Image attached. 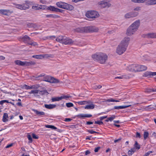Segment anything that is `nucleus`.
Returning <instances> with one entry per match:
<instances>
[{
    "instance_id": "56",
    "label": "nucleus",
    "mask_w": 156,
    "mask_h": 156,
    "mask_svg": "<svg viewBox=\"0 0 156 156\" xmlns=\"http://www.w3.org/2000/svg\"><path fill=\"white\" fill-rule=\"evenodd\" d=\"M92 115L90 114H85V118H89L92 117Z\"/></svg>"
},
{
    "instance_id": "30",
    "label": "nucleus",
    "mask_w": 156,
    "mask_h": 156,
    "mask_svg": "<svg viewBox=\"0 0 156 156\" xmlns=\"http://www.w3.org/2000/svg\"><path fill=\"white\" fill-rule=\"evenodd\" d=\"M61 100L60 97H56L53 98H51L52 102H55L56 101H59Z\"/></svg>"
},
{
    "instance_id": "34",
    "label": "nucleus",
    "mask_w": 156,
    "mask_h": 156,
    "mask_svg": "<svg viewBox=\"0 0 156 156\" xmlns=\"http://www.w3.org/2000/svg\"><path fill=\"white\" fill-rule=\"evenodd\" d=\"M134 146L136 149L139 150L140 148V146L138 144L137 141H136L135 144L134 145Z\"/></svg>"
},
{
    "instance_id": "55",
    "label": "nucleus",
    "mask_w": 156,
    "mask_h": 156,
    "mask_svg": "<svg viewBox=\"0 0 156 156\" xmlns=\"http://www.w3.org/2000/svg\"><path fill=\"white\" fill-rule=\"evenodd\" d=\"M152 153V151H149L146 153L143 156H148L149 155Z\"/></svg>"
},
{
    "instance_id": "62",
    "label": "nucleus",
    "mask_w": 156,
    "mask_h": 156,
    "mask_svg": "<svg viewBox=\"0 0 156 156\" xmlns=\"http://www.w3.org/2000/svg\"><path fill=\"white\" fill-rule=\"evenodd\" d=\"M72 119L70 118H66L64 120L65 122H69L71 121Z\"/></svg>"
},
{
    "instance_id": "14",
    "label": "nucleus",
    "mask_w": 156,
    "mask_h": 156,
    "mask_svg": "<svg viewBox=\"0 0 156 156\" xmlns=\"http://www.w3.org/2000/svg\"><path fill=\"white\" fill-rule=\"evenodd\" d=\"M16 7L18 9H28L29 7V5L27 4H16Z\"/></svg>"
},
{
    "instance_id": "64",
    "label": "nucleus",
    "mask_w": 156,
    "mask_h": 156,
    "mask_svg": "<svg viewBox=\"0 0 156 156\" xmlns=\"http://www.w3.org/2000/svg\"><path fill=\"white\" fill-rule=\"evenodd\" d=\"M93 122L87 121L86 123V125H89L92 124L93 123Z\"/></svg>"
},
{
    "instance_id": "22",
    "label": "nucleus",
    "mask_w": 156,
    "mask_h": 156,
    "mask_svg": "<svg viewBox=\"0 0 156 156\" xmlns=\"http://www.w3.org/2000/svg\"><path fill=\"white\" fill-rule=\"evenodd\" d=\"M8 114L7 113H4L3 116L2 121L3 122H7L8 120Z\"/></svg>"
},
{
    "instance_id": "58",
    "label": "nucleus",
    "mask_w": 156,
    "mask_h": 156,
    "mask_svg": "<svg viewBox=\"0 0 156 156\" xmlns=\"http://www.w3.org/2000/svg\"><path fill=\"white\" fill-rule=\"evenodd\" d=\"M32 137L34 139H37L38 138V136L36 135L35 134L33 133L32 134Z\"/></svg>"
},
{
    "instance_id": "31",
    "label": "nucleus",
    "mask_w": 156,
    "mask_h": 156,
    "mask_svg": "<svg viewBox=\"0 0 156 156\" xmlns=\"http://www.w3.org/2000/svg\"><path fill=\"white\" fill-rule=\"evenodd\" d=\"M39 90H31V91L29 92V93L30 94H37L39 93Z\"/></svg>"
},
{
    "instance_id": "15",
    "label": "nucleus",
    "mask_w": 156,
    "mask_h": 156,
    "mask_svg": "<svg viewBox=\"0 0 156 156\" xmlns=\"http://www.w3.org/2000/svg\"><path fill=\"white\" fill-rule=\"evenodd\" d=\"M32 111H33L39 117H43V116L44 115H45V113L44 112H40L35 109H32Z\"/></svg>"
},
{
    "instance_id": "9",
    "label": "nucleus",
    "mask_w": 156,
    "mask_h": 156,
    "mask_svg": "<svg viewBox=\"0 0 156 156\" xmlns=\"http://www.w3.org/2000/svg\"><path fill=\"white\" fill-rule=\"evenodd\" d=\"M138 65L132 64L128 67V70L131 72H136L138 71Z\"/></svg>"
},
{
    "instance_id": "11",
    "label": "nucleus",
    "mask_w": 156,
    "mask_h": 156,
    "mask_svg": "<svg viewBox=\"0 0 156 156\" xmlns=\"http://www.w3.org/2000/svg\"><path fill=\"white\" fill-rule=\"evenodd\" d=\"M98 4L99 7L101 8L108 7L111 5L108 2H105L104 1H101L100 2H99Z\"/></svg>"
},
{
    "instance_id": "23",
    "label": "nucleus",
    "mask_w": 156,
    "mask_h": 156,
    "mask_svg": "<svg viewBox=\"0 0 156 156\" xmlns=\"http://www.w3.org/2000/svg\"><path fill=\"white\" fill-rule=\"evenodd\" d=\"M56 106V105L54 104H45L44 107L45 108L48 109H51L54 108Z\"/></svg>"
},
{
    "instance_id": "28",
    "label": "nucleus",
    "mask_w": 156,
    "mask_h": 156,
    "mask_svg": "<svg viewBox=\"0 0 156 156\" xmlns=\"http://www.w3.org/2000/svg\"><path fill=\"white\" fill-rule=\"evenodd\" d=\"M94 105L93 104L86 105L84 107L85 109H93L94 108Z\"/></svg>"
},
{
    "instance_id": "6",
    "label": "nucleus",
    "mask_w": 156,
    "mask_h": 156,
    "mask_svg": "<svg viewBox=\"0 0 156 156\" xmlns=\"http://www.w3.org/2000/svg\"><path fill=\"white\" fill-rule=\"evenodd\" d=\"M42 80L52 83H58L59 82L58 80L55 79L51 76L46 75L45 74Z\"/></svg>"
},
{
    "instance_id": "60",
    "label": "nucleus",
    "mask_w": 156,
    "mask_h": 156,
    "mask_svg": "<svg viewBox=\"0 0 156 156\" xmlns=\"http://www.w3.org/2000/svg\"><path fill=\"white\" fill-rule=\"evenodd\" d=\"M100 147H98L96 148H95L94 150V152H98V151L100 149Z\"/></svg>"
},
{
    "instance_id": "29",
    "label": "nucleus",
    "mask_w": 156,
    "mask_h": 156,
    "mask_svg": "<svg viewBox=\"0 0 156 156\" xmlns=\"http://www.w3.org/2000/svg\"><path fill=\"white\" fill-rule=\"evenodd\" d=\"M153 72L147 71L144 73V75L146 77H149L151 76H153Z\"/></svg>"
},
{
    "instance_id": "37",
    "label": "nucleus",
    "mask_w": 156,
    "mask_h": 156,
    "mask_svg": "<svg viewBox=\"0 0 156 156\" xmlns=\"http://www.w3.org/2000/svg\"><path fill=\"white\" fill-rule=\"evenodd\" d=\"M39 84H35L32 85L31 86V89H34L35 90H37V89L38 88L40 87Z\"/></svg>"
},
{
    "instance_id": "25",
    "label": "nucleus",
    "mask_w": 156,
    "mask_h": 156,
    "mask_svg": "<svg viewBox=\"0 0 156 156\" xmlns=\"http://www.w3.org/2000/svg\"><path fill=\"white\" fill-rule=\"evenodd\" d=\"M129 106H115L114 107V109H121L124 108H126L128 107Z\"/></svg>"
},
{
    "instance_id": "17",
    "label": "nucleus",
    "mask_w": 156,
    "mask_h": 156,
    "mask_svg": "<svg viewBox=\"0 0 156 156\" xmlns=\"http://www.w3.org/2000/svg\"><path fill=\"white\" fill-rule=\"evenodd\" d=\"M48 56V54L34 55L32 56V57L37 59H42Z\"/></svg>"
},
{
    "instance_id": "57",
    "label": "nucleus",
    "mask_w": 156,
    "mask_h": 156,
    "mask_svg": "<svg viewBox=\"0 0 156 156\" xmlns=\"http://www.w3.org/2000/svg\"><path fill=\"white\" fill-rule=\"evenodd\" d=\"M136 137L140 138H141L140 134V133L137 132L136 133Z\"/></svg>"
},
{
    "instance_id": "21",
    "label": "nucleus",
    "mask_w": 156,
    "mask_h": 156,
    "mask_svg": "<svg viewBox=\"0 0 156 156\" xmlns=\"http://www.w3.org/2000/svg\"><path fill=\"white\" fill-rule=\"evenodd\" d=\"M138 71H142L146 70L147 67L146 66L144 65H138Z\"/></svg>"
},
{
    "instance_id": "52",
    "label": "nucleus",
    "mask_w": 156,
    "mask_h": 156,
    "mask_svg": "<svg viewBox=\"0 0 156 156\" xmlns=\"http://www.w3.org/2000/svg\"><path fill=\"white\" fill-rule=\"evenodd\" d=\"M102 87V86L101 85H96L94 87V88L95 89H100Z\"/></svg>"
},
{
    "instance_id": "40",
    "label": "nucleus",
    "mask_w": 156,
    "mask_h": 156,
    "mask_svg": "<svg viewBox=\"0 0 156 156\" xmlns=\"http://www.w3.org/2000/svg\"><path fill=\"white\" fill-rule=\"evenodd\" d=\"M107 101L109 102H118L119 101L117 100H115L113 99L112 98H110L109 99H108L107 100Z\"/></svg>"
},
{
    "instance_id": "38",
    "label": "nucleus",
    "mask_w": 156,
    "mask_h": 156,
    "mask_svg": "<svg viewBox=\"0 0 156 156\" xmlns=\"http://www.w3.org/2000/svg\"><path fill=\"white\" fill-rule=\"evenodd\" d=\"M45 126L47 128H51L55 129H57V128L56 127L53 125H46Z\"/></svg>"
},
{
    "instance_id": "8",
    "label": "nucleus",
    "mask_w": 156,
    "mask_h": 156,
    "mask_svg": "<svg viewBox=\"0 0 156 156\" xmlns=\"http://www.w3.org/2000/svg\"><path fill=\"white\" fill-rule=\"evenodd\" d=\"M130 41V38L128 37H125L119 44L127 48Z\"/></svg>"
},
{
    "instance_id": "27",
    "label": "nucleus",
    "mask_w": 156,
    "mask_h": 156,
    "mask_svg": "<svg viewBox=\"0 0 156 156\" xmlns=\"http://www.w3.org/2000/svg\"><path fill=\"white\" fill-rule=\"evenodd\" d=\"M57 8L55 7L54 6L50 5L47 7V9L50 11H51L53 12H56L57 9Z\"/></svg>"
},
{
    "instance_id": "24",
    "label": "nucleus",
    "mask_w": 156,
    "mask_h": 156,
    "mask_svg": "<svg viewBox=\"0 0 156 156\" xmlns=\"http://www.w3.org/2000/svg\"><path fill=\"white\" fill-rule=\"evenodd\" d=\"M46 16L48 18H60V16L58 15L52 14L46 15Z\"/></svg>"
},
{
    "instance_id": "42",
    "label": "nucleus",
    "mask_w": 156,
    "mask_h": 156,
    "mask_svg": "<svg viewBox=\"0 0 156 156\" xmlns=\"http://www.w3.org/2000/svg\"><path fill=\"white\" fill-rule=\"evenodd\" d=\"M47 8L46 5H39V9H47Z\"/></svg>"
},
{
    "instance_id": "39",
    "label": "nucleus",
    "mask_w": 156,
    "mask_h": 156,
    "mask_svg": "<svg viewBox=\"0 0 156 156\" xmlns=\"http://www.w3.org/2000/svg\"><path fill=\"white\" fill-rule=\"evenodd\" d=\"M76 116L81 119H84L85 118V114H80L76 115Z\"/></svg>"
},
{
    "instance_id": "45",
    "label": "nucleus",
    "mask_w": 156,
    "mask_h": 156,
    "mask_svg": "<svg viewBox=\"0 0 156 156\" xmlns=\"http://www.w3.org/2000/svg\"><path fill=\"white\" fill-rule=\"evenodd\" d=\"M66 105L67 107L69 108L73 107V104L72 103L69 102L66 103Z\"/></svg>"
},
{
    "instance_id": "16",
    "label": "nucleus",
    "mask_w": 156,
    "mask_h": 156,
    "mask_svg": "<svg viewBox=\"0 0 156 156\" xmlns=\"http://www.w3.org/2000/svg\"><path fill=\"white\" fill-rule=\"evenodd\" d=\"M73 41L71 39L65 37L63 44L66 45L70 44H73Z\"/></svg>"
},
{
    "instance_id": "20",
    "label": "nucleus",
    "mask_w": 156,
    "mask_h": 156,
    "mask_svg": "<svg viewBox=\"0 0 156 156\" xmlns=\"http://www.w3.org/2000/svg\"><path fill=\"white\" fill-rule=\"evenodd\" d=\"M145 37L148 38H156V33H148L146 35Z\"/></svg>"
},
{
    "instance_id": "18",
    "label": "nucleus",
    "mask_w": 156,
    "mask_h": 156,
    "mask_svg": "<svg viewBox=\"0 0 156 156\" xmlns=\"http://www.w3.org/2000/svg\"><path fill=\"white\" fill-rule=\"evenodd\" d=\"M22 40L25 43H27L28 44V43L30 42V38L27 35H25L22 38Z\"/></svg>"
},
{
    "instance_id": "47",
    "label": "nucleus",
    "mask_w": 156,
    "mask_h": 156,
    "mask_svg": "<svg viewBox=\"0 0 156 156\" xmlns=\"http://www.w3.org/2000/svg\"><path fill=\"white\" fill-rule=\"evenodd\" d=\"M27 137L28 140H30V143H32L33 141V140L31 135H28L27 136Z\"/></svg>"
},
{
    "instance_id": "53",
    "label": "nucleus",
    "mask_w": 156,
    "mask_h": 156,
    "mask_svg": "<svg viewBox=\"0 0 156 156\" xmlns=\"http://www.w3.org/2000/svg\"><path fill=\"white\" fill-rule=\"evenodd\" d=\"M115 118V116L114 115H113L112 117H110L108 118V119L110 121H112Z\"/></svg>"
},
{
    "instance_id": "63",
    "label": "nucleus",
    "mask_w": 156,
    "mask_h": 156,
    "mask_svg": "<svg viewBox=\"0 0 156 156\" xmlns=\"http://www.w3.org/2000/svg\"><path fill=\"white\" fill-rule=\"evenodd\" d=\"M107 117V116H101V117L100 118V120L101 121L103 120L104 119L106 118Z\"/></svg>"
},
{
    "instance_id": "2",
    "label": "nucleus",
    "mask_w": 156,
    "mask_h": 156,
    "mask_svg": "<svg viewBox=\"0 0 156 156\" xmlns=\"http://www.w3.org/2000/svg\"><path fill=\"white\" fill-rule=\"evenodd\" d=\"M140 25V20H136L128 28L126 33V34L128 36H130L133 34L137 30Z\"/></svg>"
},
{
    "instance_id": "48",
    "label": "nucleus",
    "mask_w": 156,
    "mask_h": 156,
    "mask_svg": "<svg viewBox=\"0 0 156 156\" xmlns=\"http://www.w3.org/2000/svg\"><path fill=\"white\" fill-rule=\"evenodd\" d=\"M95 124H98V125H102L103 124V122L101 121H95L94 122Z\"/></svg>"
},
{
    "instance_id": "33",
    "label": "nucleus",
    "mask_w": 156,
    "mask_h": 156,
    "mask_svg": "<svg viewBox=\"0 0 156 156\" xmlns=\"http://www.w3.org/2000/svg\"><path fill=\"white\" fill-rule=\"evenodd\" d=\"M149 135V133L147 131H144V139L146 140L148 137Z\"/></svg>"
},
{
    "instance_id": "10",
    "label": "nucleus",
    "mask_w": 156,
    "mask_h": 156,
    "mask_svg": "<svg viewBox=\"0 0 156 156\" xmlns=\"http://www.w3.org/2000/svg\"><path fill=\"white\" fill-rule=\"evenodd\" d=\"M134 3H143L145 1H132ZM146 2L147 5H153L156 4V1H147Z\"/></svg>"
},
{
    "instance_id": "26",
    "label": "nucleus",
    "mask_w": 156,
    "mask_h": 156,
    "mask_svg": "<svg viewBox=\"0 0 156 156\" xmlns=\"http://www.w3.org/2000/svg\"><path fill=\"white\" fill-rule=\"evenodd\" d=\"M129 78V77L127 76L126 75H122L121 76H118L115 77V79H128Z\"/></svg>"
},
{
    "instance_id": "19",
    "label": "nucleus",
    "mask_w": 156,
    "mask_h": 156,
    "mask_svg": "<svg viewBox=\"0 0 156 156\" xmlns=\"http://www.w3.org/2000/svg\"><path fill=\"white\" fill-rule=\"evenodd\" d=\"M65 37L61 36H59L56 39V40L57 42L63 44Z\"/></svg>"
},
{
    "instance_id": "1",
    "label": "nucleus",
    "mask_w": 156,
    "mask_h": 156,
    "mask_svg": "<svg viewBox=\"0 0 156 156\" xmlns=\"http://www.w3.org/2000/svg\"><path fill=\"white\" fill-rule=\"evenodd\" d=\"M92 58L94 60H97L101 64H104L108 58L107 55L102 52L96 53L92 55Z\"/></svg>"
},
{
    "instance_id": "61",
    "label": "nucleus",
    "mask_w": 156,
    "mask_h": 156,
    "mask_svg": "<svg viewBox=\"0 0 156 156\" xmlns=\"http://www.w3.org/2000/svg\"><path fill=\"white\" fill-rule=\"evenodd\" d=\"M12 145H13V144H12V143H11V144H10L7 145L5 147V148H9V147H11L12 146Z\"/></svg>"
},
{
    "instance_id": "49",
    "label": "nucleus",
    "mask_w": 156,
    "mask_h": 156,
    "mask_svg": "<svg viewBox=\"0 0 156 156\" xmlns=\"http://www.w3.org/2000/svg\"><path fill=\"white\" fill-rule=\"evenodd\" d=\"M6 102L7 103H9V101L7 100H3L0 101V105H2L3 103Z\"/></svg>"
},
{
    "instance_id": "5",
    "label": "nucleus",
    "mask_w": 156,
    "mask_h": 156,
    "mask_svg": "<svg viewBox=\"0 0 156 156\" xmlns=\"http://www.w3.org/2000/svg\"><path fill=\"white\" fill-rule=\"evenodd\" d=\"M86 16L89 18L93 19L98 17L99 14L97 11H90L87 12L86 13Z\"/></svg>"
},
{
    "instance_id": "50",
    "label": "nucleus",
    "mask_w": 156,
    "mask_h": 156,
    "mask_svg": "<svg viewBox=\"0 0 156 156\" xmlns=\"http://www.w3.org/2000/svg\"><path fill=\"white\" fill-rule=\"evenodd\" d=\"M88 132L90 134H93L94 133H99L97 132L96 131H94L93 130H88Z\"/></svg>"
},
{
    "instance_id": "7",
    "label": "nucleus",
    "mask_w": 156,
    "mask_h": 156,
    "mask_svg": "<svg viewBox=\"0 0 156 156\" xmlns=\"http://www.w3.org/2000/svg\"><path fill=\"white\" fill-rule=\"evenodd\" d=\"M127 48L120 44L116 48V52L119 55H121L126 51Z\"/></svg>"
},
{
    "instance_id": "43",
    "label": "nucleus",
    "mask_w": 156,
    "mask_h": 156,
    "mask_svg": "<svg viewBox=\"0 0 156 156\" xmlns=\"http://www.w3.org/2000/svg\"><path fill=\"white\" fill-rule=\"evenodd\" d=\"M28 44L34 46H36L38 45L37 43L35 42H30L29 43H28Z\"/></svg>"
},
{
    "instance_id": "54",
    "label": "nucleus",
    "mask_w": 156,
    "mask_h": 156,
    "mask_svg": "<svg viewBox=\"0 0 156 156\" xmlns=\"http://www.w3.org/2000/svg\"><path fill=\"white\" fill-rule=\"evenodd\" d=\"M86 102V101H80L78 102V103L79 105H85V103Z\"/></svg>"
},
{
    "instance_id": "41",
    "label": "nucleus",
    "mask_w": 156,
    "mask_h": 156,
    "mask_svg": "<svg viewBox=\"0 0 156 156\" xmlns=\"http://www.w3.org/2000/svg\"><path fill=\"white\" fill-rule=\"evenodd\" d=\"M32 8L35 10L39 9V5H36L32 6Z\"/></svg>"
},
{
    "instance_id": "12",
    "label": "nucleus",
    "mask_w": 156,
    "mask_h": 156,
    "mask_svg": "<svg viewBox=\"0 0 156 156\" xmlns=\"http://www.w3.org/2000/svg\"><path fill=\"white\" fill-rule=\"evenodd\" d=\"M13 12L12 11L9 9H0V14L5 16H8Z\"/></svg>"
},
{
    "instance_id": "13",
    "label": "nucleus",
    "mask_w": 156,
    "mask_h": 156,
    "mask_svg": "<svg viewBox=\"0 0 156 156\" xmlns=\"http://www.w3.org/2000/svg\"><path fill=\"white\" fill-rule=\"evenodd\" d=\"M30 62L26 61L22 62L20 60H16L15 61L16 65L21 66H28Z\"/></svg>"
},
{
    "instance_id": "46",
    "label": "nucleus",
    "mask_w": 156,
    "mask_h": 156,
    "mask_svg": "<svg viewBox=\"0 0 156 156\" xmlns=\"http://www.w3.org/2000/svg\"><path fill=\"white\" fill-rule=\"evenodd\" d=\"M45 74L44 73H41V74H40L38 75H37V76H36V77L37 78H39V77H44L45 76Z\"/></svg>"
},
{
    "instance_id": "44",
    "label": "nucleus",
    "mask_w": 156,
    "mask_h": 156,
    "mask_svg": "<svg viewBox=\"0 0 156 156\" xmlns=\"http://www.w3.org/2000/svg\"><path fill=\"white\" fill-rule=\"evenodd\" d=\"M125 17L126 18H131V13L129 12L126 14L125 15Z\"/></svg>"
},
{
    "instance_id": "32",
    "label": "nucleus",
    "mask_w": 156,
    "mask_h": 156,
    "mask_svg": "<svg viewBox=\"0 0 156 156\" xmlns=\"http://www.w3.org/2000/svg\"><path fill=\"white\" fill-rule=\"evenodd\" d=\"M22 89H25L26 90L31 89V86L27 85L26 84H24L21 87Z\"/></svg>"
},
{
    "instance_id": "59",
    "label": "nucleus",
    "mask_w": 156,
    "mask_h": 156,
    "mask_svg": "<svg viewBox=\"0 0 156 156\" xmlns=\"http://www.w3.org/2000/svg\"><path fill=\"white\" fill-rule=\"evenodd\" d=\"M64 10L62 9H60L58 8H57V11L56 12H59L61 13H62L63 12Z\"/></svg>"
},
{
    "instance_id": "4",
    "label": "nucleus",
    "mask_w": 156,
    "mask_h": 156,
    "mask_svg": "<svg viewBox=\"0 0 156 156\" xmlns=\"http://www.w3.org/2000/svg\"><path fill=\"white\" fill-rule=\"evenodd\" d=\"M56 5L59 8L70 11L74 9V7L72 5L62 1L57 2Z\"/></svg>"
},
{
    "instance_id": "3",
    "label": "nucleus",
    "mask_w": 156,
    "mask_h": 156,
    "mask_svg": "<svg viewBox=\"0 0 156 156\" xmlns=\"http://www.w3.org/2000/svg\"><path fill=\"white\" fill-rule=\"evenodd\" d=\"M98 30V29L94 27L89 26L76 28L75 31L78 33H84L96 32Z\"/></svg>"
},
{
    "instance_id": "35",
    "label": "nucleus",
    "mask_w": 156,
    "mask_h": 156,
    "mask_svg": "<svg viewBox=\"0 0 156 156\" xmlns=\"http://www.w3.org/2000/svg\"><path fill=\"white\" fill-rule=\"evenodd\" d=\"M56 37L55 36H48L45 37L46 39L53 40L55 39Z\"/></svg>"
},
{
    "instance_id": "51",
    "label": "nucleus",
    "mask_w": 156,
    "mask_h": 156,
    "mask_svg": "<svg viewBox=\"0 0 156 156\" xmlns=\"http://www.w3.org/2000/svg\"><path fill=\"white\" fill-rule=\"evenodd\" d=\"M70 96L67 95H64L61 97V100L63 99H67L69 98Z\"/></svg>"
},
{
    "instance_id": "36",
    "label": "nucleus",
    "mask_w": 156,
    "mask_h": 156,
    "mask_svg": "<svg viewBox=\"0 0 156 156\" xmlns=\"http://www.w3.org/2000/svg\"><path fill=\"white\" fill-rule=\"evenodd\" d=\"M130 13L131 18L135 17L137 16L138 14V13L136 12H130Z\"/></svg>"
}]
</instances>
